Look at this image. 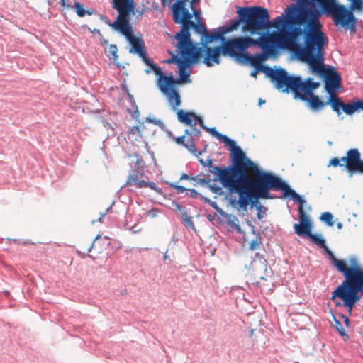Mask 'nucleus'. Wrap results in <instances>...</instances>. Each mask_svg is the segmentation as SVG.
<instances>
[{
	"mask_svg": "<svg viewBox=\"0 0 363 363\" xmlns=\"http://www.w3.org/2000/svg\"><path fill=\"white\" fill-rule=\"evenodd\" d=\"M184 140H185V136L184 135H182V136H180V137H177L176 139H175V141L177 144H180V145H183L185 144L184 143Z\"/></svg>",
	"mask_w": 363,
	"mask_h": 363,
	"instance_id": "39",
	"label": "nucleus"
},
{
	"mask_svg": "<svg viewBox=\"0 0 363 363\" xmlns=\"http://www.w3.org/2000/svg\"><path fill=\"white\" fill-rule=\"evenodd\" d=\"M197 183H199L201 184L205 185L208 183L209 180H206L205 179H197L196 178V180H194Z\"/></svg>",
	"mask_w": 363,
	"mask_h": 363,
	"instance_id": "41",
	"label": "nucleus"
},
{
	"mask_svg": "<svg viewBox=\"0 0 363 363\" xmlns=\"http://www.w3.org/2000/svg\"><path fill=\"white\" fill-rule=\"evenodd\" d=\"M349 321H350V320H349V318H345V323H346L347 325H348V324H349Z\"/></svg>",
	"mask_w": 363,
	"mask_h": 363,
	"instance_id": "49",
	"label": "nucleus"
},
{
	"mask_svg": "<svg viewBox=\"0 0 363 363\" xmlns=\"http://www.w3.org/2000/svg\"><path fill=\"white\" fill-rule=\"evenodd\" d=\"M265 101H262L261 99H259V105L262 104V103H264Z\"/></svg>",
	"mask_w": 363,
	"mask_h": 363,
	"instance_id": "51",
	"label": "nucleus"
},
{
	"mask_svg": "<svg viewBox=\"0 0 363 363\" xmlns=\"http://www.w3.org/2000/svg\"><path fill=\"white\" fill-rule=\"evenodd\" d=\"M169 53L172 55V57L166 61V62L168 64L174 63L179 67V65L184 63V62L185 61V58L182 57L181 55L179 57L177 55L174 54L171 51H169Z\"/></svg>",
	"mask_w": 363,
	"mask_h": 363,
	"instance_id": "25",
	"label": "nucleus"
},
{
	"mask_svg": "<svg viewBox=\"0 0 363 363\" xmlns=\"http://www.w3.org/2000/svg\"><path fill=\"white\" fill-rule=\"evenodd\" d=\"M328 39L324 33L313 44L305 50L298 58L309 65L312 71L323 77L325 80V90L330 96H337L335 91L341 86V77L334 67H325L323 55Z\"/></svg>",
	"mask_w": 363,
	"mask_h": 363,
	"instance_id": "5",
	"label": "nucleus"
},
{
	"mask_svg": "<svg viewBox=\"0 0 363 363\" xmlns=\"http://www.w3.org/2000/svg\"><path fill=\"white\" fill-rule=\"evenodd\" d=\"M178 54L185 58L184 63L178 67L179 77L175 79L172 74L169 76L164 74L161 68L158 67H154V73L158 76L157 79V86L160 91L167 96V100L173 110H176L181 105L182 101L179 92L176 89V84L179 83H190V74L186 70L192 63L198 61L199 54L181 48H176Z\"/></svg>",
	"mask_w": 363,
	"mask_h": 363,
	"instance_id": "4",
	"label": "nucleus"
},
{
	"mask_svg": "<svg viewBox=\"0 0 363 363\" xmlns=\"http://www.w3.org/2000/svg\"><path fill=\"white\" fill-rule=\"evenodd\" d=\"M237 13L243 23L242 30L251 35L267 34L264 31L272 27L267 9L261 6L238 7Z\"/></svg>",
	"mask_w": 363,
	"mask_h": 363,
	"instance_id": "11",
	"label": "nucleus"
},
{
	"mask_svg": "<svg viewBox=\"0 0 363 363\" xmlns=\"http://www.w3.org/2000/svg\"><path fill=\"white\" fill-rule=\"evenodd\" d=\"M195 50H200L201 52L198 57V60L203 58L202 62L208 67H212L220 63V55H228L224 51V43L222 46L216 47H201L195 46Z\"/></svg>",
	"mask_w": 363,
	"mask_h": 363,
	"instance_id": "15",
	"label": "nucleus"
},
{
	"mask_svg": "<svg viewBox=\"0 0 363 363\" xmlns=\"http://www.w3.org/2000/svg\"><path fill=\"white\" fill-rule=\"evenodd\" d=\"M336 328L337 330L339 331L340 334L342 335V336H344L346 335L344 329L342 328L341 324L340 322H336Z\"/></svg>",
	"mask_w": 363,
	"mask_h": 363,
	"instance_id": "38",
	"label": "nucleus"
},
{
	"mask_svg": "<svg viewBox=\"0 0 363 363\" xmlns=\"http://www.w3.org/2000/svg\"><path fill=\"white\" fill-rule=\"evenodd\" d=\"M72 8L74 9L75 12L79 17H84L86 14L90 16L93 13V11H86L84 9L83 4L76 2Z\"/></svg>",
	"mask_w": 363,
	"mask_h": 363,
	"instance_id": "24",
	"label": "nucleus"
},
{
	"mask_svg": "<svg viewBox=\"0 0 363 363\" xmlns=\"http://www.w3.org/2000/svg\"><path fill=\"white\" fill-rule=\"evenodd\" d=\"M126 186H134L136 189L150 188L157 192L160 191V189L155 182H149L145 180V176L143 172L133 171L128 176L125 182Z\"/></svg>",
	"mask_w": 363,
	"mask_h": 363,
	"instance_id": "17",
	"label": "nucleus"
},
{
	"mask_svg": "<svg viewBox=\"0 0 363 363\" xmlns=\"http://www.w3.org/2000/svg\"><path fill=\"white\" fill-rule=\"evenodd\" d=\"M270 189L281 190L284 196L292 197L294 201L299 203V207L303 208L305 200L279 177L267 172H264L255 183L250 190L249 195L245 196L238 206L245 209L249 204H255L259 199H272L269 193Z\"/></svg>",
	"mask_w": 363,
	"mask_h": 363,
	"instance_id": "6",
	"label": "nucleus"
},
{
	"mask_svg": "<svg viewBox=\"0 0 363 363\" xmlns=\"http://www.w3.org/2000/svg\"><path fill=\"white\" fill-rule=\"evenodd\" d=\"M167 251L164 255V259H165V260L169 259V257L167 256Z\"/></svg>",
	"mask_w": 363,
	"mask_h": 363,
	"instance_id": "48",
	"label": "nucleus"
},
{
	"mask_svg": "<svg viewBox=\"0 0 363 363\" xmlns=\"http://www.w3.org/2000/svg\"><path fill=\"white\" fill-rule=\"evenodd\" d=\"M172 16L174 21L182 25V29L178 32L174 38L177 40L175 45L176 48H181L187 50L201 52L200 50H195V45L191 41L190 29H194L196 33L201 36L206 34V28L204 24L200 23H194L192 21V14L187 8H184L183 1L174 4L172 7Z\"/></svg>",
	"mask_w": 363,
	"mask_h": 363,
	"instance_id": "9",
	"label": "nucleus"
},
{
	"mask_svg": "<svg viewBox=\"0 0 363 363\" xmlns=\"http://www.w3.org/2000/svg\"><path fill=\"white\" fill-rule=\"evenodd\" d=\"M240 22H242L240 21V20H233L230 23V26L227 28L223 29L222 31L224 32V34H225L227 32H230V31L235 30L238 28Z\"/></svg>",
	"mask_w": 363,
	"mask_h": 363,
	"instance_id": "30",
	"label": "nucleus"
},
{
	"mask_svg": "<svg viewBox=\"0 0 363 363\" xmlns=\"http://www.w3.org/2000/svg\"><path fill=\"white\" fill-rule=\"evenodd\" d=\"M94 33H97L98 34L101 35V33H100V30H94Z\"/></svg>",
	"mask_w": 363,
	"mask_h": 363,
	"instance_id": "50",
	"label": "nucleus"
},
{
	"mask_svg": "<svg viewBox=\"0 0 363 363\" xmlns=\"http://www.w3.org/2000/svg\"><path fill=\"white\" fill-rule=\"evenodd\" d=\"M170 186L176 189L177 193H184L185 191L187 190V189L185 188L184 186L177 184H170Z\"/></svg>",
	"mask_w": 363,
	"mask_h": 363,
	"instance_id": "36",
	"label": "nucleus"
},
{
	"mask_svg": "<svg viewBox=\"0 0 363 363\" xmlns=\"http://www.w3.org/2000/svg\"><path fill=\"white\" fill-rule=\"evenodd\" d=\"M187 190L189 191L190 196L191 197H197L199 194L197 193V191L196 190H194V189H187Z\"/></svg>",
	"mask_w": 363,
	"mask_h": 363,
	"instance_id": "42",
	"label": "nucleus"
},
{
	"mask_svg": "<svg viewBox=\"0 0 363 363\" xmlns=\"http://www.w3.org/2000/svg\"><path fill=\"white\" fill-rule=\"evenodd\" d=\"M150 69H147V70H146V73H147V74H148V73H150Z\"/></svg>",
	"mask_w": 363,
	"mask_h": 363,
	"instance_id": "52",
	"label": "nucleus"
},
{
	"mask_svg": "<svg viewBox=\"0 0 363 363\" xmlns=\"http://www.w3.org/2000/svg\"><path fill=\"white\" fill-rule=\"evenodd\" d=\"M60 3L64 8L68 9L70 7L69 5L68 4V3L65 0H60Z\"/></svg>",
	"mask_w": 363,
	"mask_h": 363,
	"instance_id": "43",
	"label": "nucleus"
},
{
	"mask_svg": "<svg viewBox=\"0 0 363 363\" xmlns=\"http://www.w3.org/2000/svg\"><path fill=\"white\" fill-rule=\"evenodd\" d=\"M220 140L230 147L233 166L213 168L217 176L214 180L218 179L228 189L231 203L238 205L264 172L246 157L235 141L225 135Z\"/></svg>",
	"mask_w": 363,
	"mask_h": 363,
	"instance_id": "2",
	"label": "nucleus"
},
{
	"mask_svg": "<svg viewBox=\"0 0 363 363\" xmlns=\"http://www.w3.org/2000/svg\"><path fill=\"white\" fill-rule=\"evenodd\" d=\"M224 32H214L213 33H210L206 30V34H203L201 38V41L202 43L201 47H208V44L212 43L214 40L223 39Z\"/></svg>",
	"mask_w": 363,
	"mask_h": 363,
	"instance_id": "22",
	"label": "nucleus"
},
{
	"mask_svg": "<svg viewBox=\"0 0 363 363\" xmlns=\"http://www.w3.org/2000/svg\"><path fill=\"white\" fill-rule=\"evenodd\" d=\"M180 1H183L184 5V8H186V3L189 2V0H177L174 4H177V3L180 2Z\"/></svg>",
	"mask_w": 363,
	"mask_h": 363,
	"instance_id": "44",
	"label": "nucleus"
},
{
	"mask_svg": "<svg viewBox=\"0 0 363 363\" xmlns=\"http://www.w3.org/2000/svg\"><path fill=\"white\" fill-rule=\"evenodd\" d=\"M159 213V211L157 208H152L147 212V215L152 218H155Z\"/></svg>",
	"mask_w": 363,
	"mask_h": 363,
	"instance_id": "37",
	"label": "nucleus"
},
{
	"mask_svg": "<svg viewBox=\"0 0 363 363\" xmlns=\"http://www.w3.org/2000/svg\"><path fill=\"white\" fill-rule=\"evenodd\" d=\"M351 10L361 9L362 8L363 2L362 0H350Z\"/></svg>",
	"mask_w": 363,
	"mask_h": 363,
	"instance_id": "34",
	"label": "nucleus"
},
{
	"mask_svg": "<svg viewBox=\"0 0 363 363\" xmlns=\"http://www.w3.org/2000/svg\"><path fill=\"white\" fill-rule=\"evenodd\" d=\"M340 167L345 168L350 176L354 173L363 174V160L361 158V153L357 148H351L347 151L346 155L341 158L333 157L329 161V167Z\"/></svg>",
	"mask_w": 363,
	"mask_h": 363,
	"instance_id": "12",
	"label": "nucleus"
},
{
	"mask_svg": "<svg viewBox=\"0 0 363 363\" xmlns=\"http://www.w3.org/2000/svg\"><path fill=\"white\" fill-rule=\"evenodd\" d=\"M333 1V6L330 9H324V11L331 13L335 25H340L342 27H348L354 30L357 19L351 10H348L344 5L337 4Z\"/></svg>",
	"mask_w": 363,
	"mask_h": 363,
	"instance_id": "13",
	"label": "nucleus"
},
{
	"mask_svg": "<svg viewBox=\"0 0 363 363\" xmlns=\"http://www.w3.org/2000/svg\"><path fill=\"white\" fill-rule=\"evenodd\" d=\"M282 33H271L262 34L257 39L250 37H239L227 40L224 43V51L228 56L241 61L240 55H245L244 52L250 46H259L268 55L273 54V44L279 43L283 47H288L289 42H284Z\"/></svg>",
	"mask_w": 363,
	"mask_h": 363,
	"instance_id": "8",
	"label": "nucleus"
},
{
	"mask_svg": "<svg viewBox=\"0 0 363 363\" xmlns=\"http://www.w3.org/2000/svg\"><path fill=\"white\" fill-rule=\"evenodd\" d=\"M263 71L277 89L286 93L291 91L294 98H298L301 101H308V96L313 94V91L320 86L319 82H313L311 78L303 82L300 77L290 76L281 67L275 69L264 67Z\"/></svg>",
	"mask_w": 363,
	"mask_h": 363,
	"instance_id": "7",
	"label": "nucleus"
},
{
	"mask_svg": "<svg viewBox=\"0 0 363 363\" xmlns=\"http://www.w3.org/2000/svg\"><path fill=\"white\" fill-rule=\"evenodd\" d=\"M180 179L182 180V179H186V180H196V177H189V175L186 174H183L182 175V177H180Z\"/></svg>",
	"mask_w": 363,
	"mask_h": 363,
	"instance_id": "40",
	"label": "nucleus"
},
{
	"mask_svg": "<svg viewBox=\"0 0 363 363\" xmlns=\"http://www.w3.org/2000/svg\"><path fill=\"white\" fill-rule=\"evenodd\" d=\"M326 104H330L332 109L337 116H340L342 111L347 115H352L358 110L363 111V99L354 101L352 103L345 104L341 101L337 96H329Z\"/></svg>",
	"mask_w": 363,
	"mask_h": 363,
	"instance_id": "14",
	"label": "nucleus"
},
{
	"mask_svg": "<svg viewBox=\"0 0 363 363\" xmlns=\"http://www.w3.org/2000/svg\"><path fill=\"white\" fill-rule=\"evenodd\" d=\"M110 244L109 238L97 235L91 243L89 242L79 244L77 251L85 255L93 250L96 255H99L103 253Z\"/></svg>",
	"mask_w": 363,
	"mask_h": 363,
	"instance_id": "16",
	"label": "nucleus"
},
{
	"mask_svg": "<svg viewBox=\"0 0 363 363\" xmlns=\"http://www.w3.org/2000/svg\"><path fill=\"white\" fill-rule=\"evenodd\" d=\"M141 128H142V127L139 126V125H136V126H133V127L130 128L128 130L129 135L134 136L135 135L137 134L141 137L142 136Z\"/></svg>",
	"mask_w": 363,
	"mask_h": 363,
	"instance_id": "33",
	"label": "nucleus"
},
{
	"mask_svg": "<svg viewBox=\"0 0 363 363\" xmlns=\"http://www.w3.org/2000/svg\"><path fill=\"white\" fill-rule=\"evenodd\" d=\"M113 7L118 11V16L111 26L120 31L130 41L132 45L130 52H131L133 50L154 72V67L158 66L154 64L147 56L143 40L133 36V30L128 23V15L133 9V0H113Z\"/></svg>",
	"mask_w": 363,
	"mask_h": 363,
	"instance_id": "10",
	"label": "nucleus"
},
{
	"mask_svg": "<svg viewBox=\"0 0 363 363\" xmlns=\"http://www.w3.org/2000/svg\"><path fill=\"white\" fill-rule=\"evenodd\" d=\"M177 118L181 123H183L191 127H193L199 123L201 127H203V119L200 116H196L193 112H187L183 110H179L177 111Z\"/></svg>",
	"mask_w": 363,
	"mask_h": 363,
	"instance_id": "20",
	"label": "nucleus"
},
{
	"mask_svg": "<svg viewBox=\"0 0 363 363\" xmlns=\"http://www.w3.org/2000/svg\"><path fill=\"white\" fill-rule=\"evenodd\" d=\"M306 101L308 102L310 107L314 110L320 109L325 105L328 104H326V102L321 101L317 95L313 94L308 96V101Z\"/></svg>",
	"mask_w": 363,
	"mask_h": 363,
	"instance_id": "23",
	"label": "nucleus"
},
{
	"mask_svg": "<svg viewBox=\"0 0 363 363\" xmlns=\"http://www.w3.org/2000/svg\"><path fill=\"white\" fill-rule=\"evenodd\" d=\"M108 211V209H107V210H106L105 212H104V213H101V216H100V218H99V221H101V218H104V217L106 216V212H107Z\"/></svg>",
	"mask_w": 363,
	"mask_h": 363,
	"instance_id": "45",
	"label": "nucleus"
},
{
	"mask_svg": "<svg viewBox=\"0 0 363 363\" xmlns=\"http://www.w3.org/2000/svg\"><path fill=\"white\" fill-rule=\"evenodd\" d=\"M184 146L186 147L192 153L196 154V146H195V144L191 138H190L187 140V143L184 144Z\"/></svg>",
	"mask_w": 363,
	"mask_h": 363,
	"instance_id": "31",
	"label": "nucleus"
},
{
	"mask_svg": "<svg viewBox=\"0 0 363 363\" xmlns=\"http://www.w3.org/2000/svg\"><path fill=\"white\" fill-rule=\"evenodd\" d=\"M308 238L313 243L324 249L330 257L332 265L343 274L345 280L333 292L331 298H340L343 305L351 311L354 305L360 299L359 293H363V268L355 257L350 259V267L345 260L336 258L321 235L311 233Z\"/></svg>",
	"mask_w": 363,
	"mask_h": 363,
	"instance_id": "3",
	"label": "nucleus"
},
{
	"mask_svg": "<svg viewBox=\"0 0 363 363\" xmlns=\"http://www.w3.org/2000/svg\"><path fill=\"white\" fill-rule=\"evenodd\" d=\"M298 216L300 223L294 224L295 233L299 236L308 238L311 234L312 223L309 216L301 207H298Z\"/></svg>",
	"mask_w": 363,
	"mask_h": 363,
	"instance_id": "18",
	"label": "nucleus"
},
{
	"mask_svg": "<svg viewBox=\"0 0 363 363\" xmlns=\"http://www.w3.org/2000/svg\"><path fill=\"white\" fill-rule=\"evenodd\" d=\"M118 48L116 45H110L108 49L107 55L111 58L113 61H116L118 58V55H117Z\"/></svg>",
	"mask_w": 363,
	"mask_h": 363,
	"instance_id": "27",
	"label": "nucleus"
},
{
	"mask_svg": "<svg viewBox=\"0 0 363 363\" xmlns=\"http://www.w3.org/2000/svg\"><path fill=\"white\" fill-rule=\"evenodd\" d=\"M252 276L257 284L266 281L267 262L264 259H255L251 262Z\"/></svg>",
	"mask_w": 363,
	"mask_h": 363,
	"instance_id": "19",
	"label": "nucleus"
},
{
	"mask_svg": "<svg viewBox=\"0 0 363 363\" xmlns=\"http://www.w3.org/2000/svg\"><path fill=\"white\" fill-rule=\"evenodd\" d=\"M183 220H184V223L187 226H189L190 228H192L194 227V222L192 220V218L189 216L186 213H185L183 215Z\"/></svg>",
	"mask_w": 363,
	"mask_h": 363,
	"instance_id": "35",
	"label": "nucleus"
},
{
	"mask_svg": "<svg viewBox=\"0 0 363 363\" xmlns=\"http://www.w3.org/2000/svg\"><path fill=\"white\" fill-rule=\"evenodd\" d=\"M261 238L256 236L250 242L249 248L251 250H256L259 247V245H261Z\"/></svg>",
	"mask_w": 363,
	"mask_h": 363,
	"instance_id": "29",
	"label": "nucleus"
},
{
	"mask_svg": "<svg viewBox=\"0 0 363 363\" xmlns=\"http://www.w3.org/2000/svg\"><path fill=\"white\" fill-rule=\"evenodd\" d=\"M285 17L277 16L272 23V27L291 28V30H283L275 33H282L284 42H289L288 47L279 43L273 44V54L275 48L287 49L293 51L298 57L309 45L313 44L324 33L319 21L320 13L313 7L304 5H293L287 8Z\"/></svg>",
	"mask_w": 363,
	"mask_h": 363,
	"instance_id": "1",
	"label": "nucleus"
},
{
	"mask_svg": "<svg viewBox=\"0 0 363 363\" xmlns=\"http://www.w3.org/2000/svg\"><path fill=\"white\" fill-rule=\"evenodd\" d=\"M199 162L200 164L203 167H208L209 168V172L215 174V173L212 171L213 170V168L216 167V166H213L212 163L213 161L210 158L203 159V158H199Z\"/></svg>",
	"mask_w": 363,
	"mask_h": 363,
	"instance_id": "28",
	"label": "nucleus"
},
{
	"mask_svg": "<svg viewBox=\"0 0 363 363\" xmlns=\"http://www.w3.org/2000/svg\"><path fill=\"white\" fill-rule=\"evenodd\" d=\"M201 128L203 129L206 130V131L209 132L212 135H213L218 140H220L222 138V136L223 135V134L218 132L215 128H209L206 127L204 125H203V127H201Z\"/></svg>",
	"mask_w": 363,
	"mask_h": 363,
	"instance_id": "32",
	"label": "nucleus"
},
{
	"mask_svg": "<svg viewBox=\"0 0 363 363\" xmlns=\"http://www.w3.org/2000/svg\"><path fill=\"white\" fill-rule=\"evenodd\" d=\"M337 228L338 229H342V224L341 223H337Z\"/></svg>",
	"mask_w": 363,
	"mask_h": 363,
	"instance_id": "47",
	"label": "nucleus"
},
{
	"mask_svg": "<svg viewBox=\"0 0 363 363\" xmlns=\"http://www.w3.org/2000/svg\"><path fill=\"white\" fill-rule=\"evenodd\" d=\"M242 59L240 62H250L252 66H254L257 69H260L264 73L263 69L264 67L261 65L262 62L265 60V55L263 54H258L257 55H252L249 54H246L245 55H240Z\"/></svg>",
	"mask_w": 363,
	"mask_h": 363,
	"instance_id": "21",
	"label": "nucleus"
},
{
	"mask_svg": "<svg viewBox=\"0 0 363 363\" xmlns=\"http://www.w3.org/2000/svg\"><path fill=\"white\" fill-rule=\"evenodd\" d=\"M320 219L321 221L326 223L328 226H333L334 225L333 215L330 212H324L321 214Z\"/></svg>",
	"mask_w": 363,
	"mask_h": 363,
	"instance_id": "26",
	"label": "nucleus"
},
{
	"mask_svg": "<svg viewBox=\"0 0 363 363\" xmlns=\"http://www.w3.org/2000/svg\"><path fill=\"white\" fill-rule=\"evenodd\" d=\"M250 75L252 77H257V71H253L251 72Z\"/></svg>",
	"mask_w": 363,
	"mask_h": 363,
	"instance_id": "46",
	"label": "nucleus"
}]
</instances>
